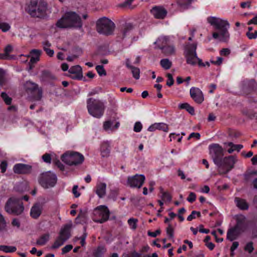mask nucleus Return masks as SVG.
Here are the masks:
<instances>
[{
    "instance_id": "f257e3e1",
    "label": "nucleus",
    "mask_w": 257,
    "mask_h": 257,
    "mask_svg": "<svg viewBox=\"0 0 257 257\" xmlns=\"http://www.w3.org/2000/svg\"><path fill=\"white\" fill-rule=\"evenodd\" d=\"M56 26L61 28H81L82 26L80 16L74 12H67L59 19Z\"/></svg>"
},
{
    "instance_id": "f03ea898",
    "label": "nucleus",
    "mask_w": 257,
    "mask_h": 257,
    "mask_svg": "<svg viewBox=\"0 0 257 257\" xmlns=\"http://www.w3.org/2000/svg\"><path fill=\"white\" fill-rule=\"evenodd\" d=\"M27 11L33 17H43L47 14L48 11L47 4L42 0L31 1Z\"/></svg>"
},
{
    "instance_id": "7ed1b4c3",
    "label": "nucleus",
    "mask_w": 257,
    "mask_h": 257,
    "mask_svg": "<svg viewBox=\"0 0 257 257\" xmlns=\"http://www.w3.org/2000/svg\"><path fill=\"white\" fill-rule=\"evenodd\" d=\"M87 109L88 113L93 117L101 118L105 109V103L99 99L90 98L87 99Z\"/></svg>"
},
{
    "instance_id": "20e7f679",
    "label": "nucleus",
    "mask_w": 257,
    "mask_h": 257,
    "mask_svg": "<svg viewBox=\"0 0 257 257\" xmlns=\"http://www.w3.org/2000/svg\"><path fill=\"white\" fill-rule=\"evenodd\" d=\"M209 153L214 163L218 169L225 166L223 149L219 144H212L208 146Z\"/></svg>"
},
{
    "instance_id": "39448f33",
    "label": "nucleus",
    "mask_w": 257,
    "mask_h": 257,
    "mask_svg": "<svg viewBox=\"0 0 257 257\" xmlns=\"http://www.w3.org/2000/svg\"><path fill=\"white\" fill-rule=\"evenodd\" d=\"M207 22L215 29L213 38L219 41H223L225 38V21L215 17H209Z\"/></svg>"
},
{
    "instance_id": "423d86ee",
    "label": "nucleus",
    "mask_w": 257,
    "mask_h": 257,
    "mask_svg": "<svg viewBox=\"0 0 257 257\" xmlns=\"http://www.w3.org/2000/svg\"><path fill=\"white\" fill-rule=\"evenodd\" d=\"M24 209L22 198L14 196L9 198L5 206V211L9 214L14 215L21 214Z\"/></svg>"
},
{
    "instance_id": "0eeeda50",
    "label": "nucleus",
    "mask_w": 257,
    "mask_h": 257,
    "mask_svg": "<svg viewBox=\"0 0 257 257\" xmlns=\"http://www.w3.org/2000/svg\"><path fill=\"white\" fill-rule=\"evenodd\" d=\"M114 27L113 22L106 17L99 19L96 23V30L99 34L110 35L113 33Z\"/></svg>"
},
{
    "instance_id": "6e6552de",
    "label": "nucleus",
    "mask_w": 257,
    "mask_h": 257,
    "mask_svg": "<svg viewBox=\"0 0 257 257\" xmlns=\"http://www.w3.org/2000/svg\"><path fill=\"white\" fill-rule=\"evenodd\" d=\"M61 160L68 165H77L83 162L84 157L79 153L68 151L62 155Z\"/></svg>"
},
{
    "instance_id": "1a4fd4ad",
    "label": "nucleus",
    "mask_w": 257,
    "mask_h": 257,
    "mask_svg": "<svg viewBox=\"0 0 257 257\" xmlns=\"http://www.w3.org/2000/svg\"><path fill=\"white\" fill-rule=\"evenodd\" d=\"M71 227L72 224L69 223L65 225L61 228L59 235L52 246V248L56 249L59 248L70 237Z\"/></svg>"
},
{
    "instance_id": "9d476101",
    "label": "nucleus",
    "mask_w": 257,
    "mask_h": 257,
    "mask_svg": "<svg viewBox=\"0 0 257 257\" xmlns=\"http://www.w3.org/2000/svg\"><path fill=\"white\" fill-rule=\"evenodd\" d=\"M197 46L195 44L188 45L185 49L184 55L187 64L194 66L199 60L196 53Z\"/></svg>"
},
{
    "instance_id": "9b49d317",
    "label": "nucleus",
    "mask_w": 257,
    "mask_h": 257,
    "mask_svg": "<svg viewBox=\"0 0 257 257\" xmlns=\"http://www.w3.org/2000/svg\"><path fill=\"white\" fill-rule=\"evenodd\" d=\"M93 214V221L102 223L108 220L109 217V211L106 206L100 205L94 210Z\"/></svg>"
},
{
    "instance_id": "f8f14e48",
    "label": "nucleus",
    "mask_w": 257,
    "mask_h": 257,
    "mask_svg": "<svg viewBox=\"0 0 257 257\" xmlns=\"http://www.w3.org/2000/svg\"><path fill=\"white\" fill-rule=\"evenodd\" d=\"M56 182L57 177L56 175L51 171L43 173L39 179L40 184L44 188L54 186Z\"/></svg>"
},
{
    "instance_id": "ddd939ff",
    "label": "nucleus",
    "mask_w": 257,
    "mask_h": 257,
    "mask_svg": "<svg viewBox=\"0 0 257 257\" xmlns=\"http://www.w3.org/2000/svg\"><path fill=\"white\" fill-rule=\"evenodd\" d=\"M145 180L144 175L136 174L135 176L128 177L127 180V185L133 188H141Z\"/></svg>"
},
{
    "instance_id": "4468645a",
    "label": "nucleus",
    "mask_w": 257,
    "mask_h": 257,
    "mask_svg": "<svg viewBox=\"0 0 257 257\" xmlns=\"http://www.w3.org/2000/svg\"><path fill=\"white\" fill-rule=\"evenodd\" d=\"M190 94L193 100L198 104H201L204 101L203 94L198 88L191 87L190 89Z\"/></svg>"
},
{
    "instance_id": "2eb2a0df",
    "label": "nucleus",
    "mask_w": 257,
    "mask_h": 257,
    "mask_svg": "<svg viewBox=\"0 0 257 257\" xmlns=\"http://www.w3.org/2000/svg\"><path fill=\"white\" fill-rule=\"evenodd\" d=\"M31 170V166L22 163L16 164L13 167L14 173L18 174L29 173Z\"/></svg>"
},
{
    "instance_id": "dca6fc26",
    "label": "nucleus",
    "mask_w": 257,
    "mask_h": 257,
    "mask_svg": "<svg viewBox=\"0 0 257 257\" xmlns=\"http://www.w3.org/2000/svg\"><path fill=\"white\" fill-rule=\"evenodd\" d=\"M24 87L25 89L27 91H29L31 92H36L38 94V96L35 98L36 100H40L41 97V91L38 89V86L36 84L30 81H27Z\"/></svg>"
},
{
    "instance_id": "f3484780",
    "label": "nucleus",
    "mask_w": 257,
    "mask_h": 257,
    "mask_svg": "<svg viewBox=\"0 0 257 257\" xmlns=\"http://www.w3.org/2000/svg\"><path fill=\"white\" fill-rule=\"evenodd\" d=\"M151 13L156 19H164L167 13V11L162 7H155L151 11Z\"/></svg>"
},
{
    "instance_id": "a211bd4d",
    "label": "nucleus",
    "mask_w": 257,
    "mask_h": 257,
    "mask_svg": "<svg viewBox=\"0 0 257 257\" xmlns=\"http://www.w3.org/2000/svg\"><path fill=\"white\" fill-rule=\"evenodd\" d=\"M43 211V205L40 203L35 204L30 211L31 216L34 219H37L41 214Z\"/></svg>"
},
{
    "instance_id": "6ab92c4d",
    "label": "nucleus",
    "mask_w": 257,
    "mask_h": 257,
    "mask_svg": "<svg viewBox=\"0 0 257 257\" xmlns=\"http://www.w3.org/2000/svg\"><path fill=\"white\" fill-rule=\"evenodd\" d=\"M119 126L118 122H114L112 121L108 120L104 122L103 127L107 132L111 133L116 131Z\"/></svg>"
},
{
    "instance_id": "aec40b11",
    "label": "nucleus",
    "mask_w": 257,
    "mask_h": 257,
    "mask_svg": "<svg viewBox=\"0 0 257 257\" xmlns=\"http://www.w3.org/2000/svg\"><path fill=\"white\" fill-rule=\"evenodd\" d=\"M244 230L234 227L228 230L227 232V238L230 241H232L235 239Z\"/></svg>"
},
{
    "instance_id": "412c9836",
    "label": "nucleus",
    "mask_w": 257,
    "mask_h": 257,
    "mask_svg": "<svg viewBox=\"0 0 257 257\" xmlns=\"http://www.w3.org/2000/svg\"><path fill=\"white\" fill-rule=\"evenodd\" d=\"M157 130H162L164 132H167L168 131V125L165 123H155L150 126L148 129V130L150 132H154Z\"/></svg>"
},
{
    "instance_id": "4be33fe9",
    "label": "nucleus",
    "mask_w": 257,
    "mask_h": 257,
    "mask_svg": "<svg viewBox=\"0 0 257 257\" xmlns=\"http://www.w3.org/2000/svg\"><path fill=\"white\" fill-rule=\"evenodd\" d=\"M237 160L235 156L226 157V173L234 168V164Z\"/></svg>"
},
{
    "instance_id": "5701e85b",
    "label": "nucleus",
    "mask_w": 257,
    "mask_h": 257,
    "mask_svg": "<svg viewBox=\"0 0 257 257\" xmlns=\"http://www.w3.org/2000/svg\"><path fill=\"white\" fill-rule=\"evenodd\" d=\"M243 148L242 145H235L232 142H229L226 144V151L229 154H232L234 151L239 152Z\"/></svg>"
},
{
    "instance_id": "b1692460",
    "label": "nucleus",
    "mask_w": 257,
    "mask_h": 257,
    "mask_svg": "<svg viewBox=\"0 0 257 257\" xmlns=\"http://www.w3.org/2000/svg\"><path fill=\"white\" fill-rule=\"evenodd\" d=\"M236 224L234 227L244 231L246 227L245 217L242 215H238L236 216Z\"/></svg>"
},
{
    "instance_id": "393cba45",
    "label": "nucleus",
    "mask_w": 257,
    "mask_h": 257,
    "mask_svg": "<svg viewBox=\"0 0 257 257\" xmlns=\"http://www.w3.org/2000/svg\"><path fill=\"white\" fill-rule=\"evenodd\" d=\"M69 72L71 74H74V77L76 78L80 79L82 76V68L79 65H75L71 67L69 70Z\"/></svg>"
},
{
    "instance_id": "a878e982",
    "label": "nucleus",
    "mask_w": 257,
    "mask_h": 257,
    "mask_svg": "<svg viewBox=\"0 0 257 257\" xmlns=\"http://www.w3.org/2000/svg\"><path fill=\"white\" fill-rule=\"evenodd\" d=\"M106 185L104 183H99L96 186V193L99 198H102L106 194Z\"/></svg>"
},
{
    "instance_id": "bb28decb",
    "label": "nucleus",
    "mask_w": 257,
    "mask_h": 257,
    "mask_svg": "<svg viewBox=\"0 0 257 257\" xmlns=\"http://www.w3.org/2000/svg\"><path fill=\"white\" fill-rule=\"evenodd\" d=\"M101 155L102 157H108L110 152V145L108 142H104L100 147Z\"/></svg>"
},
{
    "instance_id": "cd10ccee",
    "label": "nucleus",
    "mask_w": 257,
    "mask_h": 257,
    "mask_svg": "<svg viewBox=\"0 0 257 257\" xmlns=\"http://www.w3.org/2000/svg\"><path fill=\"white\" fill-rule=\"evenodd\" d=\"M169 42V39L166 36H162L159 37L155 44H157L158 47L161 49H163L165 47V46Z\"/></svg>"
},
{
    "instance_id": "c85d7f7f",
    "label": "nucleus",
    "mask_w": 257,
    "mask_h": 257,
    "mask_svg": "<svg viewBox=\"0 0 257 257\" xmlns=\"http://www.w3.org/2000/svg\"><path fill=\"white\" fill-rule=\"evenodd\" d=\"M235 202L236 206L241 210H247L248 208V205L246 201L243 199L240 198H236Z\"/></svg>"
},
{
    "instance_id": "c756f323",
    "label": "nucleus",
    "mask_w": 257,
    "mask_h": 257,
    "mask_svg": "<svg viewBox=\"0 0 257 257\" xmlns=\"http://www.w3.org/2000/svg\"><path fill=\"white\" fill-rule=\"evenodd\" d=\"M126 66L131 70L133 77L137 80L139 79L140 78V69L137 67H135L131 65L128 61L126 63Z\"/></svg>"
},
{
    "instance_id": "7c9ffc66",
    "label": "nucleus",
    "mask_w": 257,
    "mask_h": 257,
    "mask_svg": "<svg viewBox=\"0 0 257 257\" xmlns=\"http://www.w3.org/2000/svg\"><path fill=\"white\" fill-rule=\"evenodd\" d=\"M31 54L32 57L30 62L31 64H34L39 60V56L41 55V51L38 50L34 49L31 51Z\"/></svg>"
},
{
    "instance_id": "2f4dec72",
    "label": "nucleus",
    "mask_w": 257,
    "mask_h": 257,
    "mask_svg": "<svg viewBox=\"0 0 257 257\" xmlns=\"http://www.w3.org/2000/svg\"><path fill=\"white\" fill-rule=\"evenodd\" d=\"M17 250V247L12 245H1L0 251L5 253H12Z\"/></svg>"
},
{
    "instance_id": "473e14b6",
    "label": "nucleus",
    "mask_w": 257,
    "mask_h": 257,
    "mask_svg": "<svg viewBox=\"0 0 257 257\" xmlns=\"http://www.w3.org/2000/svg\"><path fill=\"white\" fill-rule=\"evenodd\" d=\"M50 235L49 234H45L41 236L37 240L36 243L40 246L45 245L49 240Z\"/></svg>"
},
{
    "instance_id": "72a5a7b5",
    "label": "nucleus",
    "mask_w": 257,
    "mask_h": 257,
    "mask_svg": "<svg viewBox=\"0 0 257 257\" xmlns=\"http://www.w3.org/2000/svg\"><path fill=\"white\" fill-rule=\"evenodd\" d=\"M257 175V171H252L250 173L245 174L244 179L246 182L252 181V184H253V180L256 179V175Z\"/></svg>"
},
{
    "instance_id": "f704fd0d",
    "label": "nucleus",
    "mask_w": 257,
    "mask_h": 257,
    "mask_svg": "<svg viewBox=\"0 0 257 257\" xmlns=\"http://www.w3.org/2000/svg\"><path fill=\"white\" fill-rule=\"evenodd\" d=\"M175 51L174 46L172 45L168 46L163 49V53L166 55H173L175 54Z\"/></svg>"
},
{
    "instance_id": "c9c22d12",
    "label": "nucleus",
    "mask_w": 257,
    "mask_h": 257,
    "mask_svg": "<svg viewBox=\"0 0 257 257\" xmlns=\"http://www.w3.org/2000/svg\"><path fill=\"white\" fill-rule=\"evenodd\" d=\"M161 66L166 70L169 69L172 66V62L168 59H163L160 61Z\"/></svg>"
},
{
    "instance_id": "e433bc0d",
    "label": "nucleus",
    "mask_w": 257,
    "mask_h": 257,
    "mask_svg": "<svg viewBox=\"0 0 257 257\" xmlns=\"http://www.w3.org/2000/svg\"><path fill=\"white\" fill-rule=\"evenodd\" d=\"M179 107L181 109H186L188 112H189L191 114H193L194 113V108L187 103L180 104L179 105Z\"/></svg>"
},
{
    "instance_id": "4c0bfd02",
    "label": "nucleus",
    "mask_w": 257,
    "mask_h": 257,
    "mask_svg": "<svg viewBox=\"0 0 257 257\" xmlns=\"http://www.w3.org/2000/svg\"><path fill=\"white\" fill-rule=\"evenodd\" d=\"M105 251L103 247H98L94 252V255L96 257L101 256Z\"/></svg>"
},
{
    "instance_id": "58836bf2",
    "label": "nucleus",
    "mask_w": 257,
    "mask_h": 257,
    "mask_svg": "<svg viewBox=\"0 0 257 257\" xmlns=\"http://www.w3.org/2000/svg\"><path fill=\"white\" fill-rule=\"evenodd\" d=\"M128 224L130 227L132 229H135L137 228V223L138 222V219L135 218H130L127 221Z\"/></svg>"
},
{
    "instance_id": "ea45409f",
    "label": "nucleus",
    "mask_w": 257,
    "mask_h": 257,
    "mask_svg": "<svg viewBox=\"0 0 257 257\" xmlns=\"http://www.w3.org/2000/svg\"><path fill=\"white\" fill-rule=\"evenodd\" d=\"M215 185L219 191L223 190L225 188V183L223 179L217 181Z\"/></svg>"
},
{
    "instance_id": "a19ab883",
    "label": "nucleus",
    "mask_w": 257,
    "mask_h": 257,
    "mask_svg": "<svg viewBox=\"0 0 257 257\" xmlns=\"http://www.w3.org/2000/svg\"><path fill=\"white\" fill-rule=\"evenodd\" d=\"M95 69L100 76H105L106 75V71L102 65H97L96 66Z\"/></svg>"
},
{
    "instance_id": "79ce46f5",
    "label": "nucleus",
    "mask_w": 257,
    "mask_h": 257,
    "mask_svg": "<svg viewBox=\"0 0 257 257\" xmlns=\"http://www.w3.org/2000/svg\"><path fill=\"white\" fill-rule=\"evenodd\" d=\"M162 199L164 201L170 202L172 199V197L168 192H163L161 196Z\"/></svg>"
},
{
    "instance_id": "37998d69",
    "label": "nucleus",
    "mask_w": 257,
    "mask_h": 257,
    "mask_svg": "<svg viewBox=\"0 0 257 257\" xmlns=\"http://www.w3.org/2000/svg\"><path fill=\"white\" fill-rule=\"evenodd\" d=\"M1 96L6 104H10L11 103L12 99L6 93H2Z\"/></svg>"
},
{
    "instance_id": "c03bdc74",
    "label": "nucleus",
    "mask_w": 257,
    "mask_h": 257,
    "mask_svg": "<svg viewBox=\"0 0 257 257\" xmlns=\"http://www.w3.org/2000/svg\"><path fill=\"white\" fill-rule=\"evenodd\" d=\"M142 124L140 121H137L135 123L134 127V131L135 132H140L142 129Z\"/></svg>"
},
{
    "instance_id": "a18cd8bd",
    "label": "nucleus",
    "mask_w": 257,
    "mask_h": 257,
    "mask_svg": "<svg viewBox=\"0 0 257 257\" xmlns=\"http://www.w3.org/2000/svg\"><path fill=\"white\" fill-rule=\"evenodd\" d=\"M167 233L170 238H173L174 230L171 224H169L166 229Z\"/></svg>"
},
{
    "instance_id": "49530a36",
    "label": "nucleus",
    "mask_w": 257,
    "mask_h": 257,
    "mask_svg": "<svg viewBox=\"0 0 257 257\" xmlns=\"http://www.w3.org/2000/svg\"><path fill=\"white\" fill-rule=\"evenodd\" d=\"M195 215H197L198 216H200V213L199 212L196 211H193L191 214L189 215L187 217V220L188 221H191L192 219L195 218Z\"/></svg>"
},
{
    "instance_id": "de8ad7c7",
    "label": "nucleus",
    "mask_w": 257,
    "mask_h": 257,
    "mask_svg": "<svg viewBox=\"0 0 257 257\" xmlns=\"http://www.w3.org/2000/svg\"><path fill=\"white\" fill-rule=\"evenodd\" d=\"M167 77L168 78L167 85L169 86H171L174 84V82L173 76L171 74L168 73L167 75Z\"/></svg>"
},
{
    "instance_id": "09e8293b",
    "label": "nucleus",
    "mask_w": 257,
    "mask_h": 257,
    "mask_svg": "<svg viewBox=\"0 0 257 257\" xmlns=\"http://www.w3.org/2000/svg\"><path fill=\"white\" fill-rule=\"evenodd\" d=\"M133 28V26L131 24L125 25L122 31L123 36H125L126 34Z\"/></svg>"
},
{
    "instance_id": "8fccbe9b",
    "label": "nucleus",
    "mask_w": 257,
    "mask_h": 257,
    "mask_svg": "<svg viewBox=\"0 0 257 257\" xmlns=\"http://www.w3.org/2000/svg\"><path fill=\"white\" fill-rule=\"evenodd\" d=\"M246 36L249 39H254L257 38V31H255L253 33L247 32Z\"/></svg>"
},
{
    "instance_id": "3c124183",
    "label": "nucleus",
    "mask_w": 257,
    "mask_h": 257,
    "mask_svg": "<svg viewBox=\"0 0 257 257\" xmlns=\"http://www.w3.org/2000/svg\"><path fill=\"white\" fill-rule=\"evenodd\" d=\"M80 54H81V51H79V52L78 54H73L71 56H69L68 57H67L66 60L69 62H72L75 59H77Z\"/></svg>"
},
{
    "instance_id": "603ef678",
    "label": "nucleus",
    "mask_w": 257,
    "mask_h": 257,
    "mask_svg": "<svg viewBox=\"0 0 257 257\" xmlns=\"http://www.w3.org/2000/svg\"><path fill=\"white\" fill-rule=\"evenodd\" d=\"M196 196L195 194L193 192H190L187 200L189 202H193L196 200Z\"/></svg>"
},
{
    "instance_id": "864d4df0",
    "label": "nucleus",
    "mask_w": 257,
    "mask_h": 257,
    "mask_svg": "<svg viewBox=\"0 0 257 257\" xmlns=\"http://www.w3.org/2000/svg\"><path fill=\"white\" fill-rule=\"evenodd\" d=\"M13 47L11 45H8L5 49V53L6 55V59L8 57L9 54L12 51Z\"/></svg>"
},
{
    "instance_id": "5fc2aeb1",
    "label": "nucleus",
    "mask_w": 257,
    "mask_h": 257,
    "mask_svg": "<svg viewBox=\"0 0 257 257\" xmlns=\"http://www.w3.org/2000/svg\"><path fill=\"white\" fill-rule=\"evenodd\" d=\"M244 249L246 251H248V252L251 253L253 250L252 243V242L248 243L245 246Z\"/></svg>"
},
{
    "instance_id": "6e6d98bb",
    "label": "nucleus",
    "mask_w": 257,
    "mask_h": 257,
    "mask_svg": "<svg viewBox=\"0 0 257 257\" xmlns=\"http://www.w3.org/2000/svg\"><path fill=\"white\" fill-rule=\"evenodd\" d=\"M73 248L72 245H66L62 249V252L63 254H65L67 252H68L70 251Z\"/></svg>"
},
{
    "instance_id": "4d7b16f0",
    "label": "nucleus",
    "mask_w": 257,
    "mask_h": 257,
    "mask_svg": "<svg viewBox=\"0 0 257 257\" xmlns=\"http://www.w3.org/2000/svg\"><path fill=\"white\" fill-rule=\"evenodd\" d=\"M78 186L75 185L73 187L72 192L74 195V196L76 198L78 197L80 195V193L78 191Z\"/></svg>"
},
{
    "instance_id": "13d9d810",
    "label": "nucleus",
    "mask_w": 257,
    "mask_h": 257,
    "mask_svg": "<svg viewBox=\"0 0 257 257\" xmlns=\"http://www.w3.org/2000/svg\"><path fill=\"white\" fill-rule=\"evenodd\" d=\"M42 159H43V161L46 163H51V158L50 155L49 154H46L42 156Z\"/></svg>"
},
{
    "instance_id": "bf43d9fd",
    "label": "nucleus",
    "mask_w": 257,
    "mask_h": 257,
    "mask_svg": "<svg viewBox=\"0 0 257 257\" xmlns=\"http://www.w3.org/2000/svg\"><path fill=\"white\" fill-rule=\"evenodd\" d=\"M223 60V59L222 57H218L217 58V60L216 61L211 60V62L212 64H214L217 65H219L222 63Z\"/></svg>"
},
{
    "instance_id": "052dcab7",
    "label": "nucleus",
    "mask_w": 257,
    "mask_h": 257,
    "mask_svg": "<svg viewBox=\"0 0 257 257\" xmlns=\"http://www.w3.org/2000/svg\"><path fill=\"white\" fill-rule=\"evenodd\" d=\"M200 137V135L199 133H191L188 138V140H190L192 138H195L197 139H199Z\"/></svg>"
},
{
    "instance_id": "680f3d73",
    "label": "nucleus",
    "mask_w": 257,
    "mask_h": 257,
    "mask_svg": "<svg viewBox=\"0 0 257 257\" xmlns=\"http://www.w3.org/2000/svg\"><path fill=\"white\" fill-rule=\"evenodd\" d=\"M7 168V163L6 161H3L2 162L1 164V169L2 170V172L4 173L6 172Z\"/></svg>"
},
{
    "instance_id": "e2e57ef3",
    "label": "nucleus",
    "mask_w": 257,
    "mask_h": 257,
    "mask_svg": "<svg viewBox=\"0 0 257 257\" xmlns=\"http://www.w3.org/2000/svg\"><path fill=\"white\" fill-rule=\"evenodd\" d=\"M4 81V72L2 69H0V86L3 84Z\"/></svg>"
},
{
    "instance_id": "0e129e2a",
    "label": "nucleus",
    "mask_w": 257,
    "mask_h": 257,
    "mask_svg": "<svg viewBox=\"0 0 257 257\" xmlns=\"http://www.w3.org/2000/svg\"><path fill=\"white\" fill-rule=\"evenodd\" d=\"M161 231L160 230H157L154 232H148V235L152 237H156L157 235L160 234Z\"/></svg>"
},
{
    "instance_id": "69168bd1",
    "label": "nucleus",
    "mask_w": 257,
    "mask_h": 257,
    "mask_svg": "<svg viewBox=\"0 0 257 257\" xmlns=\"http://www.w3.org/2000/svg\"><path fill=\"white\" fill-rule=\"evenodd\" d=\"M216 88V85L214 84H211L208 86V91L210 93H213L214 90Z\"/></svg>"
},
{
    "instance_id": "338daca9",
    "label": "nucleus",
    "mask_w": 257,
    "mask_h": 257,
    "mask_svg": "<svg viewBox=\"0 0 257 257\" xmlns=\"http://www.w3.org/2000/svg\"><path fill=\"white\" fill-rule=\"evenodd\" d=\"M86 237V235L84 234L81 237H80V238H76V240H77V239H80L81 241H80V243L81 244V245L82 246L84 245L85 243V238Z\"/></svg>"
},
{
    "instance_id": "774afa93",
    "label": "nucleus",
    "mask_w": 257,
    "mask_h": 257,
    "mask_svg": "<svg viewBox=\"0 0 257 257\" xmlns=\"http://www.w3.org/2000/svg\"><path fill=\"white\" fill-rule=\"evenodd\" d=\"M251 24L257 25V15L253 19L248 22L247 25H249Z\"/></svg>"
}]
</instances>
